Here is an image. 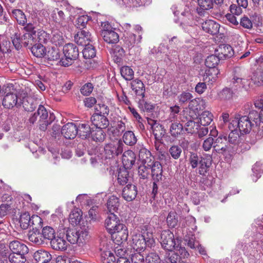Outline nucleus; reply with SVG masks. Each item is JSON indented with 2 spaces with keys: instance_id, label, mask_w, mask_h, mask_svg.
I'll return each instance as SVG.
<instances>
[{
  "instance_id": "1",
  "label": "nucleus",
  "mask_w": 263,
  "mask_h": 263,
  "mask_svg": "<svg viewBox=\"0 0 263 263\" xmlns=\"http://www.w3.org/2000/svg\"><path fill=\"white\" fill-rule=\"evenodd\" d=\"M105 226L108 232L115 237L118 243L126 241L128 236L126 226L121 223L114 213H109L105 220Z\"/></svg>"
},
{
  "instance_id": "2",
  "label": "nucleus",
  "mask_w": 263,
  "mask_h": 263,
  "mask_svg": "<svg viewBox=\"0 0 263 263\" xmlns=\"http://www.w3.org/2000/svg\"><path fill=\"white\" fill-rule=\"evenodd\" d=\"M144 228L142 229V234L134 232L132 235L131 246L137 251H144L146 246L152 247L154 246L155 242L153 233L146 232L147 230V226H144Z\"/></svg>"
},
{
  "instance_id": "3",
  "label": "nucleus",
  "mask_w": 263,
  "mask_h": 263,
  "mask_svg": "<svg viewBox=\"0 0 263 263\" xmlns=\"http://www.w3.org/2000/svg\"><path fill=\"white\" fill-rule=\"evenodd\" d=\"M66 238L71 244H78L81 246L85 243L88 239V232L86 230L80 229H68L66 231Z\"/></svg>"
},
{
  "instance_id": "4",
  "label": "nucleus",
  "mask_w": 263,
  "mask_h": 263,
  "mask_svg": "<svg viewBox=\"0 0 263 263\" xmlns=\"http://www.w3.org/2000/svg\"><path fill=\"white\" fill-rule=\"evenodd\" d=\"M160 242L165 251L172 252L179 247V242L175 238L173 232L168 230H164L161 234Z\"/></svg>"
},
{
  "instance_id": "5",
  "label": "nucleus",
  "mask_w": 263,
  "mask_h": 263,
  "mask_svg": "<svg viewBox=\"0 0 263 263\" xmlns=\"http://www.w3.org/2000/svg\"><path fill=\"white\" fill-rule=\"evenodd\" d=\"M63 53L65 57L60 60L61 65L65 67L71 65L73 61L79 57V50L78 47L73 44L68 43L63 47Z\"/></svg>"
},
{
  "instance_id": "6",
  "label": "nucleus",
  "mask_w": 263,
  "mask_h": 263,
  "mask_svg": "<svg viewBox=\"0 0 263 263\" xmlns=\"http://www.w3.org/2000/svg\"><path fill=\"white\" fill-rule=\"evenodd\" d=\"M6 95L3 100V105L7 108H11L17 103L18 97L13 86H8L5 89Z\"/></svg>"
},
{
  "instance_id": "7",
  "label": "nucleus",
  "mask_w": 263,
  "mask_h": 263,
  "mask_svg": "<svg viewBox=\"0 0 263 263\" xmlns=\"http://www.w3.org/2000/svg\"><path fill=\"white\" fill-rule=\"evenodd\" d=\"M124 144L121 140L105 145L104 152L106 157L110 158L121 154L123 151Z\"/></svg>"
},
{
  "instance_id": "8",
  "label": "nucleus",
  "mask_w": 263,
  "mask_h": 263,
  "mask_svg": "<svg viewBox=\"0 0 263 263\" xmlns=\"http://www.w3.org/2000/svg\"><path fill=\"white\" fill-rule=\"evenodd\" d=\"M238 120V128L239 132L242 134H248L251 130L254 123L250 121L249 117L247 116H241L240 114L237 115Z\"/></svg>"
},
{
  "instance_id": "9",
  "label": "nucleus",
  "mask_w": 263,
  "mask_h": 263,
  "mask_svg": "<svg viewBox=\"0 0 263 263\" xmlns=\"http://www.w3.org/2000/svg\"><path fill=\"white\" fill-rule=\"evenodd\" d=\"M212 159L211 156L204 157L201 159L200 162L197 167V173L203 177L206 176L212 165Z\"/></svg>"
},
{
  "instance_id": "10",
  "label": "nucleus",
  "mask_w": 263,
  "mask_h": 263,
  "mask_svg": "<svg viewBox=\"0 0 263 263\" xmlns=\"http://www.w3.org/2000/svg\"><path fill=\"white\" fill-rule=\"evenodd\" d=\"M77 126L73 123H67L61 128V134L67 139H74L78 134Z\"/></svg>"
},
{
  "instance_id": "11",
  "label": "nucleus",
  "mask_w": 263,
  "mask_h": 263,
  "mask_svg": "<svg viewBox=\"0 0 263 263\" xmlns=\"http://www.w3.org/2000/svg\"><path fill=\"white\" fill-rule=\"evenodd\" d=\"M137 186L132 184H127L122 190L123 198L127 201H131L135 199L137 195Z\"/></svg>"
},
{
  "instance_id": "12",
  "label": "nucleus",
  "mask_w": 263,
  "mask_h": 263,
  "mask_svg": "<svg viewBox=\"0 0 263 263\" xmlns=\"http://www.w3.org/2000/svg\"><path fill=\"white\" fill-rule=\"evenodd\" d=\"M148 166L151 168L152 177L153 180L158 182L162 180L163 169L161 163L159 161H153Z\"/></svg>"
},
{
  "instance_id": "13",
  "label": "nucleus",
  "mask_w": 263,
  "mask_h": 263,
  "mask_svg": "<svg viewBox=\"0 0 263 263\" xmlns=\"http://www.w3.org/2000/svg\"><path fill=\"white\" fill-rule=\"evenodd\" d=\"M74 41L79 45L84 46L91 41V34L88 30H82L74 35Z\"/></svg>"
},
{
  "instance_id": "14",
  "label": "nucleus",
  "mask_w": 263,
  "mask_h": 263,
  "mask_svg": "<svg viewBox=\"0 0 263 263\" xmlns=\"http://www.w3.org/2000/svg\"><path fill=\"white\" fill-rule=\"evenodd\" d=\"M201 26L204 31L211 35L217 34L219 32L220 25L212 20H206Z\"/></svg>"
},
{
  "instance_id": "15",
  "label": "nucleus",
  "mask_w": 263,
  "mask_h": 263,
  "mask_svg": "<svg viewBox=\"0 0 263 263\" xmlns=\"http://www.w3.org/2000/svg\"><path fill=\"white\" fill-rule=\"evenodd\" d=\"M133 178L129 175L128 168L120 167L118 170L117 181L121 185L132 183Z\"/></svg>"
},
{
  "instance_id": "16",
  "label": "nucleus",
  "mask_w": 263,
  "mask_h": 263,
  "mask_svg": "<svg viewBox=\"0 0 263 263\" xmlns=\"http://www.w3.org/2000/svg\"><path fill=\"white\" fill-rule=\"evenodd\" d=\"M132 90L137 97L144 98L145 97V88L142 81L139 79H136L130 83Z\"/></svg>"
},
{
  "instance_id": "17",
  "label": "nucleus",
  "mask_w": 263,
  "mask_h": 263,
  "mask_svg": "<svg viewBox=\"0 0 263 263\" xmlns=\"http://www.w3.org/2000/svg\"><path fill=\"white\" fill-rule=\"evenodd\" d=\"M91 121L97 128H106L109 125V121L105 115L95 113L91 117Z\"/></svg>"
},
{
  "instance_id": "18",
  "label": "nucleus",
  "mask_w": 263,
  "mask_h": 263,
  "mask_svg": "<svg viewBox=\"0 0 263 263\" xmlns=\"http://www.w3.org/2000/svg\"><path fill=\"white\" fill-rule=\"evenodd\" d=\"M227 138L225 136H219L214 142L213 151L218 153L223 154L227 151L228 147L226 145Z\"/></svg>"
},
{
  "instance_id": "19",
  "label": "nucleus",
  "mask_w": 263,
  "mask_h": 263,
  "mask_svg": "<svg viewBox=\"0 0 263 263\" xmlns=\"http://www.w3.org/2000/svg\"><path fill=\"white\" fill-rule=\"evenodd\" d=\"M136 155L131 150H128L124 152L122 161L124 168L130 169L135 163Z\"/></svg>"
},
{
  "instance_id": "20",
  "label": "nucleus",
  "mask_w": 263,
  "mask_h": 263,
  "mask_svg": "<svg viewBox=\"0 0 263 263\" xmlns=\"http://www.w3.org/2000/svg\"><path fill=\"white\" fill-rule=\"evenodd\" d=\"M9 249L14 253L27 254L29 249L27 246L24 243L18 240H13L9 243Z\"/></svg>"
},
{
  "instance_id": "21",
  "label": "nucleus",
  "mask_w": 263,
  "mask_h": 263,
  "mask_svg": "<svg viewBox=\"0 0 263 263\" xmlns=\"http://www.w3.org/2000/svg\"><path fill=\"white\" fill-rule=\"evenodd\" d=\"M215 51L221 59L231 58L234 54L232 47L228 44L220 45Z\"/></svg>"
},
{
  "instance_id": "22",
  "label": "nucleus",
  "mask_w": 263,
  "mask_h": 263,
  "mask_svg": "<svg viewBox=\"0 0 263 263\" xmlns=\"http://www.w3.org/2000/svg\"><path fill=\"white\" fill-rule=\"evenodd\" d=\"M219 74L220 71L217 68H209L205 71L203 80L205 82L213 84L216 81Z\"/></svg>"
},
{
  "instance_id": "23",
  "label": "nucleus",
  "mask_w": 263,
  "mask_h": 263,
  "mask_svg": "<svg viewBox=\"0 0 263 263\" xmlns=\"http://www.w3.org/2000/svg\"><path fill=\"white\" fill-rule=\"evenodd\" d=\"M51 17L55 23L60 26L65 27L67 25V21L64 12L58 8L55 9L52 14Z\"/></svg>"
},
{
  "instance_id": "24",
  "label": "nucleus",
  "mask_w": 263,
  "mask_h": 263,
  "mask_svg": "<svg viewBox=\"0 0 263 263\" xmlns=\"http://www.w3.org/2000/svg\"><path fill=\"white\" fill-rule=\"evenodd\" d=\"M170 133L174 138H178L182 135L184 129L183 125L179 122L173 121L170 126Z\"/></svg>"
},
{
  "instance_id": "25",
  "label": "nucleus",
  "mask_w": 263,
  "mask_h": 263,
  "mask_svg": "<svg viewBox=\"0 0 263 263\" xmlns=\"http://www.w3.org/2000/svg\"><path fill=\"white\" fill-rule=\"evenodd\" d=\"M103 128L93 127L91 128L90 134L93 141L97 143L103 142L106 138V134L103 130Z\"/></svg>"
},
{
  "instance_id": "26",
  "label": "nucleus",
  "mask_w": 263,
  "mask_h": 263,
  "mask_svg": "<svg viewBox=\"0 0 263 263\" xmlns=\"http://www.w3.org/2000/svg\"><path fill=\"white\" fill-rule=\"evenodd\" d=\"M33 257L36 261L42 263L48 262L52 258L50 254L48 251L43 250L36 251L34 253Z\"/></svg>"
},
{
  "instance_id": "27",
  "label": "nucleus",
  "mask_w": 263,
  "mask_h": 263,
  "mask_svg": "<svg viewBox=\"0 0 263 263\" xmlns=\"http://www.w3.org/2000/svg\"><path fill=\"white\" fill-rule=\"evenodd\" d=\"M50 243L52 248L54 250L64 251L66 250L67 247V242L66 240L61 237H57L54 238L51 241Z\"/></svg>"
},
{
  "instance_id": "28",
  "label": "nucleus",
  "mask_w": 263,
  "mask_h": 263,
  "mask_svg": "<svg viewBox=\"0 0 263 263\" xmlns=\"http://www.w3.org/2000/svg\"><path fill=\"white\" fill-rule=\"evenodd\" d=\"M139 157L143 164L150 165L153 162V157L151 155L150 151L144 147H142L139 152Z\"/></svg>"
},
{
  "instance_id": "29",
  "label": "nucleus",
  "mask_w": 263,
  "mask_h": 263,
  "mask_svg": "<svg viewBox=\"0 0 263 263\" xmlns=\"http://www.w3.org/2000/svg\"><path fill=\"white\" fill-rule=\"evenodd\" d=\"M91 128L88 123H80L77 126L78 134L80 138L85 139L88 137L90 134Z\"/></svg>"
},
{
  "instance_id": "30",
  "label": "nucleus",
  "mask_w": 263,
  "mask_h": 263,
  "mask_svg": "<svg viewBox=\"0 0 263 263\" xmlns=\"http://www.w3.org/2000/svg\"><path fill=\"white\" fill-rule=\"evenodd\" d=\"M82 217V212L79 209H73L69 214V222L72 226L78 224Z\"/></svg>"
},
{
  "instance_id": "31",
  "label": "nucleus",
  "mask_w": 263,
  "mask_h": 263,
  "mask_svg": "<svg viewBox=\"0 0 263 263\" xmlns=\"http://www.w3.org/2000/svg\"><path fill=\"white\" fill-rule=\"evenodd\" d=\"M154 123L153 125L152 128L153 134L156 140H162V138L165 135V132L162 125L157 123L156 121L152 120Z\"/></svg>"
},
{
  "instance_id": "32",
  "label": "nucleus",
  "mask_w": 263,
  "mask_h": 263,
  "mask_svg": "<svg viewBox=\"0 0 263 263\" xmlns=\"http://www.w3.org/2000/svg\"><path fill=\"white\" fill-rule=\"evenodd\" d=\"M36 32H27L22 35L23 46L32 47L36 43Z\"/></svg>"
},
{
  "instance_id": "33",
  "label": "nucleus",
  "mask_w": 263,
  "mask_h": 263,
  "mask_svg": "<svg viewBox=\"0 0 263 263\" xmlns=\"http://www.w3.org/2000/svg\"><path fill=\"white\" fill-rule=\"evenodd\" d=\"M12 15L17 23L22 26H25L27 23L26 16L21 9H13L12 10Z\"/></svg>"
},
{
  "instance_id": "34",
  "label": "nucleus",
  "mask_w": 263,
  "mask_h": 263,
  "mask_svg": "<svg viewBox=\"0 0 263 263\" xmlns=\"http://www.w3.org/2000/svg\"><path fill=\"white\" fill-rule=\"evenodd\" d=\"M29 240L36 245H40L44 243V239L42 238V234H40L38 230L30 231L28 233Z\"/></svg>"
},
{
  "instance_id": "35",
  "label": "nucleus",
  "mask_w": 263,
  "mask_h": 263,
  "mask_svg": "<svg viewBox=\"0 0 263 263\" xmlns=\"http://www.w3.org/2000/svg\"><path fill=\"white\" fill-rule=\"evenodd\" d=\"M124 35V43L128 47H134L136 44L141 42L137 34L134 32L128 33Z\"/></svg>"
},
{
  "instance_id": "36",
  "label": "nucleus",
  "mask_w": 263,
  "mask_h": 263,
  "mask_svg": "<svg viewBox=\"0 0 263 263\" xmlns=\"http://www.w3.org/2000/svg\"><path fill=\"white\" fill-rule=\"evenodd\" d=\"M119 199L115 196H110L107 200L106 205L109 213L117 212L119 206Z\"/></svg>"
},
{
  "instance_id": "37",
  "label": "nucleus",
  "mask_w": 263,
  "mask_h": 263,
  "mask_svg": "<svg viewBox=\"0 0 263 263\" xmlns=\"http://www.w3.org/2000/svg\"><path fill=\"white\" fill-rule=\"evenodd\" d=\"M190 118L187 119V122L186 123L184 129L188 133L195 134L198 131L200 127L198 123H196L193 120L194 119L192 116H190Z\"/></svg>"
},
{
  "instance_id": "38",
  "label": "nucleus",
  "mask_w": 263,
  "mask_h": 263,
  "mask_svg": "<svg viewBox=\"0 0 263 263\" xmlns=\"http://www.w3.org/2000/svg\"><path fill=\"white\" fill-rule=\"evenodd\" d=\"M122 139L124 143L129 146L134 145L137 141L135 134L131 130L126 131L123 135Z\"/></svg>"
},
{
  "instance_id": "39",
  "label": "nucleus",
  "mask_w": 263,
  "mask_h": 263,
  "mask_svg": "<svg viewBox=\"0 0 263 263\" xmlns=\"http://www.w3.org/2000/svg\"><path fill=\"white\" fill-rule=\"evenodd\" d=\"M46 59L47 60L49 63L50 62L56 61L59 60L61 56L60 50L57 48L52 47L49 48L47 53Z\"/></svg>"
},
{
  "instance_id": "40",
  "label": "nucleus",
  "mask_w": 263,
  "mask_h": 263,
  "mask_svg": "<svg viewBox=\"0 0 263 263\" xmlns=\"http://www.w3.org/2000/svg\"><path fill=\"white\" fill-rule=\"evenodd\" d=\"M32 53L37 58H41L46 54L45 47L41 43H35L31 48Z\"/></svg>"
},
{
  "instance_id": "41",
  "label": "nucleus",
  "mask_w": 263,
  "mask_h": 263,
  "mask_svg": "<svg viewBox=\"0 0 263 263\" xmlns=\"http://www.w3.org/2000/svg\"><path fill=\"white\" fill-rule=\"evenodd\" d=\"M204 157L199 156L196 153L190 152L188 161L193 169L197 168L201 159Z\"/></svg>"
},
{
  "instance_id": "42",
  "label": "nucleus",
  "mask_w": 263,
  "mask_h": 263,
  "mask_svg": "<svg viewBox=\"0 0 263 263\" xmlns=\"http://www.w3.org/2000/svg\"><path fill=\"white\" fill-rule=\"evenodd\" d=\"M220 58L218 55L212 54L208 56L205 61V65L208 68H217L219 63Z\"/></svg>"
},
{
  "instance_id": "43",
  "label": "nucleus",
  "mask_w": 263,
  "mask_h": 263,
  "mask_svg": "<svg viewBox=\"0 0 263 263\" xmlns=\"http://www.w3.org/2000/svg\"><path fill=\"white\" fill-rule=\"evenodd\" d=\"M91 20L90 16L87 15L79 16L76 21V26L81 30L86 28L89 21Z\"/></svg>"
},
{
  "instance_id": "44",
  "label": "nucleus",
  "mask_w": 263,
  "mask_h": 263,
  "mask_svg": "<svg viewBox=\"0 0 263 263\" xmlns=\"http://www.w3.org/2000/svg\"><path fill=\"white\" fill-rule=\"evenodd\" d=\"M30 218L31 216L28 212H24L20 215L19 222L23 229L26 230L30 227Z\"/></svg>"
},
{
  "instance_id": "45",
  "label": "nucleus",
  "mask_w": 263,
  "mask_h": 263,
  "mask_svg": "<svg viewBox=\"0 0 263 263\" xmlns=\"http://www.w3.org/2000/svg\"><path fill=\"white\" fill-rule=\"evenodd\" d=\"M102 37L105 42L110 44H117L119 41V34L116 31L104 34Z\"/></svg>"
},
{
  "instance_id": "46",
  "label": "nucleus",
  "mask_w": 263,
  "mask_h": 263,
  "mask_svg": "<svg viewBox=\"0 0 263 263\" xmlns=\"http://www.w3.org/2000/svg\"><path fill=\"white\" fill-rule=\"evenodd\" d=\"M213 116L211 112L204 111L200 116V123L202 126H207L213 121Z\"/></svg>"
},
{
  "instance_id": "47",
  "label": "nucleus",
  "mask_w": 263,
  "mask_h": 263,
  "mask_svg": "<svg viewBox=\"0 0 263 263\" xmlns=\"http://www.w3.org/2000/svg\"><path fill=\"white\" fill-rule=\"evenodd\" d=\"M120 73L123 78L127 81L132 80L134 78V72L129 66H122L120 69Z\"/></svg>"
},
{
  "instance_id": "48",
  "label": "nucleus",
  "mask_w": 263,
  "mask_h": 263,
  "mask_svg": "<svg viewBox=\"0 0 263 263\" xmlns=\"http://www.w3.org/2000/svg\"><path fill=\"white\" fill-rule=\"evenodd\" d=\"M25 254L11 253L9 255L8 259L11 263H24L26 259Z\"/></svg>"
},
{
  "instance_id": "49",
  "label": "nucleus",
  "mask_w": 263,
  "mask_h": 263,
  "mask_svg": "<svg viewBox=\"0 0 263 263\" xmlns=\"http://www.w3.org/2000/svg\"><path fill=\"white\" fill-rule=\"evenodd\" d=\"M84 46L82 52L84 58L86 59L94 58L96 54L95 47L90 44Z\"/></svg>"
},
{
  "instance_id": "50",
  "label": "nucleus",
  "mask_w": 263,
  "mask_h": 263,
  "mask_svg": "<svg viewBox=\"0 0 263 263\" xmlns=\"http://www.w3.org/2000/svg\"><path fill=\"white\" fill-rule=\"evenodd\" d=\"M101 257L102 263H115L116 257L114 253L110 251L103 252Z\"/></svg>"
},
{
  "instance_id": "51",
  "label": "nucleus",
  "mask_w": 263,
  "mask_h": 263,
  "mask_svg": "<svg viewBox=\"0 0 263 263\" xmlns=\"http://www.w3.org/2000/svg\"><path fill=\"white\" fill-rule=\"evenodd\" d=\"M241 141V136L239 135L238 130L231 132L228 136V142L230 144L234 145H238Z\"/></svg>"
},
{
  "instance_id": "52",
  "label": "nucleus",
  "mask_w": 263,
  "mask_h": 263,
  "mask_svg": "<svg viewBox=\"0 0 263 263\" xmlns=\"http://www.w3.org/2000/svg\"><path fill=\"white\" fill-rule=\"evenodd\" d=\"M55 231L51 227H45L43 228L42 232L43 239L50 240L51 241L55 238Z\"/></svg>"
},
{
  "instance_id": "53",
  "label": "nucleus",
  "mask_w": 263,
  "mask_h": 263,
  "mask_svg": "<svg viewBox=\"0 0 263 263\" xmlns=\"http://www.w3.org/2000/svg\"><path fill=\"white\" fill-rule=\"evenodd\" d=\"M166 222L169 228H175L178 222L177 214L175 212H170L167 217Z\"/></svg>"
},
{
  "instance_id": "54",
  "label": "nucleus",
  "mask_w": 263,
  "mask_h": 263,
  "mask_svg": "<svg viewBox=\"0 0 263 263\" xmlns=\"http://www.w3.org/2000/svg\"><path fill=\"white\" fill-rule=\"evenodd\" d=\"M12 44L16 50L20 49L23 46L22 35L19 33H15L11 36Z\"/></svg>"
},
{
  "instance_id": "55",
  "label": "nucleus",
  "mask_w": 263,
  "mask_h": 263,
  "mask_svg": "<svg viewBox=\"0 0 263 263\" xmlns=\"http://www.w3.org/2000/svg\"><path fill=\"white\" fill-rule=\"evenodd\" d=\"M116 29L114 28L107 21L101 22L100 34L101 36H103L104 34H107L115 31Z\"/></svg>"
},
{
  "instance_id": "56",
  "label": "nucleus",
  "mask_w": 263,
  "mask_h": 263,
  "mask_svg": "<svg viewBox=\"0 0 263 263\" xmlns=\"http://www.w3.org/2000/svg\"><path fill=\"white\" fill-rule=\"evenodd\" d=\"M138 106L139 107L144 111L152 112L154 109V105L145 101L143 98L139 99Z\"/></svg>"
},
{
  "instance_id": "57",
  "label": "nucleus",
  "mask_w": 263,
  "mask_h": 263,
  "mask_svg": "<svg viewBox=\"0 0 263 263\" xmlns=\"http://www.w3.org/2000/svg\"><path fill=\"white\" fill-rule=\"evenodd\" d=\"M36 43H46L49 39V35L43 30H39L36 32Z\"/></svg>"
},
{
  "instance_id": "58",
  "label": "nucleus",
  "mask_w": 263,
  "mask_h": 263,
  "mask_svg": "<svg viewBox=\"0 0 263 263\" xmlns=\"http://www.w3.org/2000/svg\"><path fill=\"white\" fill-rule=\"evenodd\" d=\"M180 111V108L178 105H175L173 106L170 107V114L168 118V120H170L171 122L176 121Z\"/></svg>"
},
{
  "instance_id": "59",
  "label": "nucleus",
  "mask_w": 263,
  "mask_h": 263,
  "mask_svg": "<svg viewBox=\"0 0 263 263\" xmlns=\"http://www.w3.org/2000/svg\"><path fill=\"white\" fill-rule=\"evenodd\" d=\"M51 42L57 46H62L65 42L62 33L60 32L54 33L51 38Z\"/></svg>"
},
{
  "instance_id": "60",
  "label": "nucleus",
  "mask_w": 263,
  "mask_h": 263,
  "mask_svg": "<svg viewBox=\"0 0 263 263\" xmlns=\"http://www.w3.org/2000/svg\"><path fill=\"white\" fill-rule=\"evenodd\" d=\"M150 167L146 166V164H143L138 167V174L141 179H147L149 174Z\"/></svg>"
},
{
  "instance_id": "61",
  "label": "nucleus",
  "mask_w": 263,
  "mask_h": 263,
  "mask_svg": "<svg viewBox=\"0 0 263 263\" xmlns=\"http://www.w3.org/2000/svg\"><path fill=\"white\" fill-rule=\"evenodd\" d=\"M232 83L236 84L235 86L238 88H244L249 85V80L247 79L234 77Z\"/></svg>"
},
{
  "instance_id": "62",
  "label": "nucleus",
  "mask_w": 263,
  "mask_h": 263,
  "mask_svg": "<svg viewBox=\"0 0 263 263\" xmlns=\"http://www.w3.org/2000/svg\"><path fill=\"white\" fill-rule=\"evenodd\" d=\"M95 113L103 115H108L109 109L107 105L103 103H98L95 107Z\"/></svg>"
},
{
  "instance_id": "63",
  "label": "nucleus",
  "mask_w": 263,
  "mask_h": 263,
  "mask_svg": "<svg viewBox=\"0 0 263 263\" xmlns=\"http://www.w3.org/2000/svg\"><path fill=\"white\" fill-rule=\"evenodd\" d=\"M169 153L174 159H178L182 153L181 148L178 145H173L169 149Z\"/></svg>"
},
{
  "instance_id": "64",
  "label": "nucleus",
  "mask_w": 263,
  "mask_h": 263,
  "mask_svg": "<svg viewBox=\"0 0 263 263\" xmlns=\"http://www.w3.org/2000/svg\"><path fill=\"white\" fill-rule=\"evenodd\" d=\"M146 263H160L161 259L156 253L151 252L145 257Z\"/></svg>"
}]
</instances>
